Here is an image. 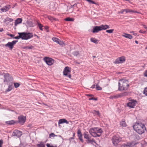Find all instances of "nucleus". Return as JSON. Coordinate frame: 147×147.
<instances>
[{"mask_svg":"<svg viewBox=\"0 0 147 147\" xmlns=\"http://www.w3.org/2000/svg\"><path fill=\"white\" fill-rule=\"evenodd\" d=\"M45 28L46 30H48L49 29V27L48 26H45Z\"/></svg>","mask_w":147,"mask_h":147,"instance_id":"nucleus-55","label":"nucleus"},{"mask_svg":"<svg viewBox=\"0 0 147 147\" xmlns=\"http://www.w3.org/2000/svg\"><path fill=\"white\" fill-rule=\"evenodd\" d=\"M18 42L17 40H13L12 42H8L7 44L5 45V46L9 47L11 50H12L13 47Z\"/></svg>","mask_w":147,"mask_h":147,"instance_id":"nucleus-12","label":"nucleus"},{"mask_svg":"<svg viewBox=\"0 0 147 147\" xmlns=\"http://www.w3.org/2000/svg\"><path fill=\"white\" fill-rule=\"evenodd\" d=\"M88 96H91V95H89V94H88Z\"/></svg>","mask_w":147,"mask_h":147,"instance_id":"nucleus-60","label":"nucleus"},{"mask_svg":"<svg viewBox=\"0 0 147 147\" xmlns=\"http://www.w3.org/2000/svg\"><path fill=\"white\" fill-rule=\"evenodd\" d=\"M3 77L4 78L3 81L5 83H8L13 80V78L8 73L4 74Z\"/></svg>","mask_w":147,"mask_h":147,"instance_id":"nucleus-9","label":"nucleus"},{"mask_svg":"<svg viewBox=\"0 0 147 147\" xmlns=\"http://www.w3.org/2000/svg\"><path fill=\"white\" fill-rule=\"evenodd\" d=\"M139 32L141 33L145 34L146 33V31H143L142 30H140L139 31Z\"/></svg>","mask_w":147,"mask_h":147,"instance_id":"nucleus-44","label":"nucleus"},{"mask_svg":"<svg viewBox=\"0 0 147 147\" xmlns=\"http://www.w3.org/2000/svg\"><path fill=\"white\" fill-rule=\"evenodd\" d=\"M75 5V4H74V5H71V7H70L68 9L67 11L69 13H72L73 12V10H74V9L73 8V7L74 6V5Z\"/></svg>","mask_w":147,"mask_h":147,"instance_id":"nucleus-27","label":"nucleus"},{"mask_svg":"<svg viewBox=\"0 0 147 147\" xmlns=\"http://www.w3.org/2000/svg\"><path fill=\"white\" fill-rule=\"evenodd\" d=\"M110 28L109 25L106 24H102L100 26H96L93 28L92 32L93 33H97L99 31L105 30Z\"/></svg>","mask_w":147,"mask_h":147,"instance_id":"nucleus-4","label":"nucleus"},{"mask_svg":"<svg viewBox=\"0 0 147 147\" xmlns=\"http://www.w3.org/2000/svg\"><path fill=\"white\" fill-rule=\"evenodd\" d=\"M3 144V141L2 140H0V147H2V145Z\"/></svg>","mask_w":147,"mask_h":147,"instance_id":"nucleus-49","label":"nucleus"},{"mask_svg":"<svg viewBox=\"0 0 147 147\" xmlns=\"http://www.w3.org/2000/svg\"><path fill=\"white\" fill-rule=\"evenodd\" d=\"M7 21H9L10 22H11L13 21V20L12 18H8L7 19Z\"/></svg>","mask_w":147,"mask_h":147,"instance_id":"nucleus-47","label":"nucleus"},{"mask_svg":"<svg viewBox=\"0 0 147 147\" xmlns=\"http://www.w3.org/2000/svg\"><path fill=\"white\" fill-rule=\"evenodd\" d=\"M135 42L137 43V44H138V42L137 41H135Z\"/></svg>","mask_w":147,"mask_h":147,"instance_id":"nucleus-57","label":"nucleus"},{"mask_svg":"<svg viewBox=\"0 0 147 147\" xmlns=\"http://www.w3.org/2000/svg\"><path fill=\"white\" fill-rule=\"evenodd\" d=\"M33 48V47L32 46H27L26 47H23L24 49H31Z\"/></svg>","mask_w":147,"mask_h":147,"instance_id":"nucleus-36","label":"nucleus"},{"mask_svg":"<svg viewBox=\"0 0 147 147\" xmlns=\"http://www.w3.org/2000/svg\"><path fill=\"white\" fill-rule=\"evenodd\" d=\"M125 12L126 13H130V12H133V13H139V12H137L135 10H131L129 9H125Z\"/></svg>","mask_w":147,"mask_h":147,"instance_id":"nucleus-22","label":"nucleus"},{"mask_svg":"<svg viewBox=\"0 0 147 147\" xmlns=\"http://www.w3.org/2000/svg\"><path fill=\"white\" fill-rule=\"evenodd\" d=\"M12 89V85H9L8 86V88L6 90V91L8 92L10 91Z\"/></svg>","mask_w":147,"mask_h":147,"instance_id":"nucleus-30","label":"nucleus"},{"mask_svg":"<svg viewBox=\"0 0 147 147\" xmlns=\"http://www.w3.org/2000/svg\"><path fill=\"white\" fill-rule=\"evenodd\" d=\"M95 85H93L91 87V88L93 89V88H95Z\"/></svg>","mask_w":147,"mask_h":147,"instance_id":"nucleus-53","label":"nucleus"},{"mask_svg":"<svg viewBox=\"0 0 147 147\" xmlns=\"http://www.w3.org/2000/svg\"><path fill=\"white\" fill-rule=\"evenodd\" d=\"M13 38L14 39H20V35H19V36H16L15 37H14Z\"/></svg>","mask_w":147,"mask_h":147,"instance_id":"nucleus-50","label":"nucleus"},{"mask_svg":"<svg viewBox=\"0 0 147 147\" xmlns=\"http://www.w3.org/2000/svg\"><path fill=\"white\" fill-rule=\"evenodd\" d=\"M3 30V28H0V32H2Z\"/></svg>","mask_w":147,"mask_h":147,"instance_id":"nucleus-54","label":"nucleus"},{"mask_svg":"<svg viewBox=\"0 0 147 147\" xmlns=\"http://www.w3.org/2000/svg\"><path fill=\"white\" fill-rule=\"evenodd\" d=\"M112 140L114 145L116 146L122 140V138L119 136H115L112 137Z\"/></svg>","mask_w":147,"mask_h":147,"instance_id":"nucleus-6","label":"nucleus"},{"mask_svg":"<svg viewBox=\"0 0 147 147\" xmlns=\"http://www.w3.org/2000/svg\"><path fill=\"white\" fill-rule=\"evenodd\" d=\"M125 61V57L122 56L116 59L115 61V63L116 64L122 63L124 62Z\"/></svg>","mask_w":147,"mask_h":147,"instance_id":"nucleus-13","label":"nucleus"},{"mask_svg":"<svg viewBox=\"0 0 147 147\" xmlns=\"http://www.w3.org/2000/svg\"><path fill=\"white\" fill-rule=\"evenodd\" d=\"M144 76L147 77V70H145L144 74Z\"/></svg>","mask_w":147,"mask_h":147,"instance_id":"nucleus-46","label":"nucleus"},{"mask_svg":"<svg viewBox=\"0 0 147 147\" xmlns=\"http://www.w3.org/2000/svg\"><path fill=\"white\" fill-rule=\"evenodd\" d=\"M144 94L147 96V87L144 88Z\"/></svg>","mask_w":147,"mask_h":147,"instance_id":"nucleus-41","label":"nucleus"},{"mask_svg":"<svg viewBox=\"0 0 147 147\" xmlns=\"http://www.w3.org/2000/svg\"><path fill=\"white\" fill-rule=\"evenodd\" d=\"M102 131L98 127L92 128L89 129V132L94 137H99L101 136Z\"/></svg>","mask_w":147,"mask_h":147,"instance_id":"nucleus-3","label":"nucleus"},{"mask_svg":"<svg viewBox=\"0 0 147 147\" xmlns=\"http://www.w3.org/2000/svg\"><path fill=\"white\" fill-rule=\"evenodd\" d=\"M90 4L92 3L96 4V3L93 1H87Z\"/></svg>","mask_w":147,"mask_h":147,"instance_id":"nucleus-42","label":"nucleus"},{"mask_svg":"<svg viewBox=\"0 0 147 147\" xmlns=\"http://www.w3.org/2000/svg\"><path fill=\"white\" fill-rule=\"evenodd\" d=\"M92 113L95 115H99L100 114L99 112L98 111H96L95 110H93L92 111Z\"/></svg>","mask_w":147,"mask_h":147,"instance_id":"nucleus-33","label":"nucleus"},{"mask_svg":"<svg viewBox=\"0 0 147 147\" xmlns=\"http://www.w3.org/2000/svg\"><path fill=\"white\" fill-rule=\"evenodd\" d=\"M11 8L10 5H7L4 7L2 8L1 9V10L3 12H5L8 11Z\"/></svg>","mask_w":147,"mask_h":147,"instance_id":"nucleus-21","label":"nucleus"},{"mask_svg":"<svg viewBox=\"0 0 147 147\" xmlns=\"http://www.w3.org/2000/svg\"><path fill=\"white\" fill-rule=\"evenodd\" d=\"M7 35L11 37H13V36H14V35L12 34H9V33H7Z\"/></svg>","mask_w":147,"mask_h":147,"instance_id":"nucleus-51","label":"nucleus"},{"mask_svg":"<svg viewBox=\"0 0 147 147\" xmlns=\"http://www.w3.org/2000/svg\"><path fill=\"white\" fill-rule=\"evenodd\" d=\"M93 57H94V58H95V56H93Z\"/></svg>","mask_w":147,"mask_h":147,"instance_id":"nucleus-61","label":"nucleus"},{"mask_svg":"<svg viewBox=\"0 0 147 147\" xmlns=\"http://www.w3.org/2000/svg\"><path fill=\"white\" fill-rule=\"evenodd\" d=\"M46 146L47 147H57V145H54L53 146L48 143L46 144Z\"/></svg>","mask_w":147,"mask_h":147,"instance_id":"nucleus-35","label":"nucleus"},{"mask_svg":"<svg viewBox=\"0 0 147 147\" xmlns=\"http://www.w3.org/2000/svg\"><path fill=\"white\" fill-rule=\"evenodd\" d=\"M122 36L125 38H128L129 39H131L133 38V36L131 34L124 33Z\"/></svg>","mask_w":147,"mask_h":147,"instance_id":"nucleus-18","label":"nucleus"},{"mask_svg":"<svg viewBox=\"0 0 147 147\" xmlns=\"http://www.w3.org/2000/svg\"><path fill=\"white\" fill-rule=\"evenodd\" d=\"M38 25L39 29L41 30H42L43 29L42 27H43V26L41 24L39 23L38 24Z\"/></svg>","mask_w":147,"mask_h":147,"instance_id":"nucleus-39","label":"nucleus"},{"mask_svg":"<svg viewBox=\"0 0 147 147\" xmlns=\"http://www.w3.org/2000/svg\"><path fill=\"white\" fill-rule=\"evenodd\" d=\"M65 20L66 21H73L74 20V19L73 18H67L65 19Z\"/></svg>","mask_w":147,"mask_h":147,"instance_id":"nucleus-29","label":"nucleus"},{"mask_svg":"<svg viewBox=\"0 0 147 147\" xmlns=\"http://www.w3.org/2000/svg\"><path fill=\"white\" fill-rule=\"evenodd\" d=\"M94 100H97V99L96 98H94Z\"/></svg>","mask_w":147,"mask_h":147,"instance_id":"nucleus-59","label":"nucleus"},{"mask_svg":"<svg viewBox=\"0 0 147 147\" xmlns=\"http://www.w3.org/2000/svg\"><path fill=\"white\" fill-rule=\"evenodd\" d=\"M71 68L69 67H66L63 70V73L64 76L68 77L70 78L71 77V75L70 74Z\"/></svg>","mask_w":147,"mask_h":147,"instance_id":"nucleus-7","label":"nucleus"},{"mask_svg":"<svg viewBox=\"0 0 147 147\" xmlns=\"http://www.w3.org/2000/svg\"><path fill=\"white\" fill-rule=\"evenodd\" d=\"M90 41L91 42H92L96 44H97L98 42L99 41V40L94 38H90Z\"/></svg>","mask_w":147,"mask_h":147,"instance_id":"nucleus-24","label":"nucleus"},{"mask_svg":"<svg viewBox=\"0 0 147 147\" xmlns=\"http://www.w3.org/2000/svg\"><path fill=\"white\" fill-rule=\"evenodd\" d=\"M19 123L22 125H23L25 122L26 118L23 115H21L18 117Z\"/></svg>","mask_w":147,"mask_h":147,"instance_id":"nucleus-15","label":"nucleus"},{"mask_svg":"<svg viewBox=\"0 0 147 147\" xmlns=\"http://www.w3.org/2000/svg\"><path fill=\"white\" fill-rule=\"evenodd\" d=\"M22 135V132L18 130H15L12 134L13 136H17L18 137H20Z\"/></svg>","mask_w":147,"mask_h":147,"instance_id":"nucleus-16","label":"nucleus"},{"mask_svg":"<svg viewBox=\"0 0 147 147\" xmlns=\"http://www.w3.org/2000/svg\"><path fill=\"white\" fill-rule=\"evenodd\" d=\"M57 136V135L53 133H51L49 135V138H51V137H54L55 136Z\"/></svg>","mask_w":147,"mask_h":147,"instance_id":"nucleus-37","label":"nucleus"},{"mask_svg":"<svg viewBox=\"0 0 147 147\" xmlns=\"http://www.w3.org/2000/svg\"><path fill=\"white\" fill-rule=\"evenodd\" d=\"M77 134L79 139L82 142H83V139H82V134L81 131L80 129H79L77 131Z\"/></svg>","mask_w":147,"mask_h":147,"instance_id":"nucleus-17","label":"nucleus"},{"mask_svg":"<svg viewBox=\"0 0 147 147\" xmlns=\"http://www.w3.org/2000/svg\"><path fill=\"white\" fill-rule=\"evenodd\" d=\"M120 125L123 127H126L127 126V124L125 122V121L124 120H123L122 121L120 122Z\"/></svg>","mask_w":147,"mask_h":147,"instance_id":"nucleus-25","label":"nucleus"},{"mask_svg":"<svg viewBox=\"0 0 147 147\" xmlns=\"http://www.w3.org/2000/svg\"><path fill=\"white\" fill-rule=\"evenodd\" d=\"M22 19L20 18H18L15 21V26H16L18 24H19L22 22Z\"/></svg>","mask_w":147,"mask_h":147,"instance_id":"nucleus-23","label":"nucleus"},{"mask_svg":"<svg viewBox=\"0 0 147 147\" xmlns=\"http://www.w3.org/2000/svg\"><path fill=\"white\" fill-rule=\"evenodd\" d=\"M134 141L127 142L126 144H124L122 145V147H133L136 144Z\"/></svg>","mask_w":147,"mask_h":147,"instance_id":"nucleus-14","label":"nucleus"},{"mask_svg":"<svg viewBox=\"0 0 147 147\" xmlns=\"http://www.w3.org/2000/svg\"><path fill=\"white\" fill-rule=\"evenodd\" d=\"M52 40L54 42L57 43L59 39L57 38L54 37L52 38Z\"/></svg>","mask_w":147,"mask_h":147,"instance_id":"nucleus-32","label":"nucleus"},{"mask_svg":"<svg viewBox=\"0 0 147 147\" xmlns=\"http://www.w3.org/2000/svg\"><path fill=\"white\" fill-rule=\"evenodd\" d=\"M18 34L20 35V38L24 40H27L33 37L32 33H26L25 32L18 33Z\"/></svg>","mask_w":147,"mask_h":147,"instance_id":"nucleus-5","label":"nucleus"},{"mask_svg":"<svg viewBox=\"0 0 147 147\" xmlns=\"http://www.w3.org/2000/svg\"><path fill=\"white\" fill-rule=\"evenodd\" d=\"M37 146H40V145L39 144H38L37 145Z\"/></svg>","mask_w":147,"mask_h":147,"instance_id":"nucleus-58","label":"nucleus"},{"mask_svg":"<svg viewBox=\"0 0 147 147\" xmlns=\"http://www.w3.org/2000/svg\"><path fill=\"white\" fill-rule=\"evenodd\" d=\"M57 43L59 44L60 45L62 46L65 45V44L63 41H61L60 40H59V41H58Z\"/></svg>","mask_w":147,"mask_h":147,"instance_id":"nucleus-31","label":"nucleus"},{"mask_svg":"<svg viewBox=\"0 0 147 147\" xmlns=\"http://www.w3.org/2000/svg\"><path fill=\"white\" fill-rule=\"evenodd\" d=\"M96 88L98 90H101L102 89V88L97 84L96 86Z\"/></svg>","mask_w":147,"mask_h":147,"instance_id":"nucleus-40","label":"nucleus"},{"mask_svg":"<svg viewBox=\"0 0 147 147\" xmlns=\"http://www.w3.org/2000/svg\"><path fill=\"white\" fill-rule=\"evenodd\" d=\"M119 90H127L129 86L127 80L124 79L120 80L118 83Z\"/></svg>","mask_w":147,"mask_h":147,"instance_id":"nucleus-2","label":"nucleus"},{"mask_svg":"<svg viewBox=\"0 0 147 147\" xmlns=\"http://www.w3.org/2000/svg\"><path fill=\"white\" fill-rule=\"evenodd\" d=\"M127 95V92H124L123 93L117 94L116 96H114V97L115 98H118L126 96Z\"/></svg>","mask_w":147,"mask_h":147,"instance_id":"nucleus-19","label":"nucleus"},{"mask_svg":"<svg viewBox=\"0 0 147 147\" xmlns=\"http://www.w3.org/2000/svg\"><path fill=\"white\" fill-rule=\"evenodd\" d=\"M48 18L51 21H53L54 20L56 21V19L53 18V17L51 16H47Z\"/></svg>","mask_w":147,"mask_h":147,"instance_id":"nucleus-28","label":"nucleus"},{"mask_svg":"<svg viewBox=\"0 0 147 147\" xmlns=\"http://www.w3.org/2000/svg\"><path fill=\"white\" fill-rule=\"evenodd\" d=\"M114 30L113 29H110L107 30L106 32L109 33H113Z\"/></svg>","mask_w":147,"mask_h":147,"instance_id":"nucleus-34","label":"nucleus"},{"mask_svg":"<svg viewBox=\"0 0 147 147\" xmlns=\"http://www.w3.org/2000/svg\"><path fill=\"white\" fill-rule=\"evenodd\" d=\"M89 100H94V98H90L89 99Z\"/></svg>","mask_w":147,"mask_h":147,"instance_id":"nucleus-56","label":"nucleus"},{"mask_svg":"<svg viewBox=\"0 0 147 147\" xmlns=\"http://www.w3.org/2000/svg\"><path fill=\"white\" fill-rule=\"evenodd\" d=\"M73 54L74 55L77 56L79 54V53L77 51L74 52L73 53Z\"/></svg>","mask_w":147,"mask_h":147,"instance_id":"nucleus-43","label":"nucleus"},{"mask_svg":"<svg viewBox=\"0 0 147 147\" xmlns=\"http://www.w3.org/2000/svg\"><path fill=\"white\" fill-rule=\"evenodd\" d=\"M44 60L49 65H52L54 62V59L51 58L47 57H45L44 58Z\"/></svg>","mask_w":147,"mask_h":147,"instance_id":"nucleus-10","label":"nucleus"},{"mask_svg":"<svg viewBox=\"0 0 147 147\" xmlns=\"http://www.w3.org/2000/svg\"><path fill=\"white\" fill-rule=\"evenodd\" d=\"M16 123V122H15L14 120H12L11 121H7L6 122V123L7 124H9V125H12L15 123Z\"/></svg>","mask_w":147,"mask_h":147,"instance_id":"nucleus-26","label":"nucleus"},{"mask_svg":"<svg viewBox=\"0 0 147 147\" xmlns=\"http://www.w3.org/2000/svg\"><path fill=\"white\" fill-rule=\"evenodd\" d=\"M124 11H125V10L124 9H123L121 10L119 12V13H123V12Z\"/></svg>","mask_w":147,"mask_h":147,"instance_id":"nucleus-45","label":"nucleus"},{"mask_svg":"<svg viewBox=\"0 0 147 147\" xmlns=\"http://www.w3.org/2000/svg\"><path fill=\"white\" fill-rule=\"evenodd\" d=\"M84 138L86 139V141L88 143H93V142L96 143V142L94 140H91L90 137V135L88 134V133L87 132H85L84 133Z\"/></svg>","mask_w":147,"mask_h":147,"instance_id":"nucleus-8","label":"nucleus"},{"mask_svg":"<svg viewBox=\"0 0 147 147\" xmlns=\"http://www.w3.org/2000/svg\"><path fill=\"white\" fill-rule=\"evenodd\" d=\"M134 130L139 134H142L146 131L145 125L142 123H136L133 126Z\"/></svg>","mask_w":147,"mask_h":147,"instance_id":"nucleus-1","label":"nucleus"},{"mask_svg":"<svg viewBox=\"0 0 147 147\" xmlns=\"http://www.w3.org/2000/svg\"><path fill=\"white\" fill-rule=\"evenodd\" d=\"M14 85L15 87L16 88H18L20 86V84L18 83H15Z\"/></svg>","mask_w":147,"mask_h":147,"instance_id":"nucleus-38","label":"nucleus"},{"mask_svg":"<svg viewBox=\"0 0 147 147\" xmlns=\"http://www.w3.org/2000/svg\"><path fill=\"white\" fill-rule=\"evenodd\" d=\"M65 123L66 124H68L69 122L65 119H59L58 122V124H60Z\"/></svg>","mask_w":147,"mask_h":147,"instance_id":"nucleus-20","label":"nucleus"},{"mask_svg":"<svg viewBox=\"0 0 147 147\" xmlns=\"http://www.w3.org/2000/svg\"><path fill=\"white\" fill-rule=\"evenodd\" d=\"M130 33H133V34L135 36H137V34L136 33H134V31L130 32Z\"/></svg>","mask_w":147,"mask_h":147,"instance_id":"nucleus-48","label":"nucleus"},{"mask_svg":"<svg viewBox=\"0 0 147 147\" xmlns=\"http://www.w3.org/2000/svg\"><path fill=\"white\" fill-rule=\"evenodd\" d=\"M144 27L147 30V26L145 25H143Z\"/></svg>","mask_w":147,"mask_h":147,"instance_id":"nucleus-52","label":"nucleus"},{"mask_svg":"<svg viewBox=\"0 0 147 147\" xmlns=\"http://www.w3.org/2000/svg\"><path fill=\"white\" fill-rule=\"evenodd\" d=\"M137 103L136 100H131L129 101V102L127 104V106L130 108H134Z\"/></svg>","mask_w":147,"mask_h":147,"instance_id":"nucleus-11","label":"nucleus"}]
</instances>
